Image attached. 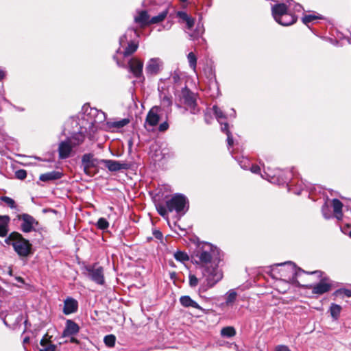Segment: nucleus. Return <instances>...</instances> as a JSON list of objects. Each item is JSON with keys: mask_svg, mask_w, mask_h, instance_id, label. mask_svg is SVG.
Instances as JSON below:
<instances>
[{"mask_svg": "<svg viewBox=\"0 0 351 351\" xmlns=\"http://www.w3.org/2000/svg\"><path fill=\"white\" fill-rule=\"evenodd\" d=\"M292 0L271 5V15L276 23L282 26H289L295 23L297 16L292 12Z\"/></svg>", "mask_w": 351, "mask_h": 351, "instance_id": "nucleus-1", "label": "nucleus"}, {"mask_svg": "<svg viewBox=\"0 0 351 351\" xmlns=\"http://www.w3.org/2000/svg\"><path fill=\"white\" fill-rule=\"evenodd\" d=\"M139 33L137 29L130 27L119 38L120 47L117 53H121L124 58L130 56L136 51L138 47Z\"/></svg>", "mask_w": 351, "mask_h": 351, "instance_id": "nucleus-2", "label": "nucleus"}, {"mask_svg": "<svg viewBox=\"0 0 351 351\" xmlns=\"http://www.w3.org/2000/svg\"><path fill=\"white\" fill-rule=\"evenodd\" d=\"M195 256L197 263L202 267L219 264L221 261L219 250L209 243H204L198 246Z\"/></svg>", "mask_w": 351, "mask_h": 351, "instance_id": "nucleus-3", "label": "nucleus"}, {"mask_svg": "<svg viewBox=\"0 0 351 351\" xmlns=\"http://www.w3.org/2000/svg\"><path fill=\"white\" fill-rule=\"evenodd\" d=\"M302 273H305V271L297 269L295 265L291 262L276 264L271 269V276L274 278H284L285 280L293 281L298 285H301L297 278Z\"/></svg>", "mask_w": 351, "mask_h": 351, "instance_id": "nucleus-4", "label": "nucleus"}, {"mask_svg": "<svg viewBox=\"0 0 351 351\" xmlns=\"http://www.w3.org/2000/svg\"><path fill=\"white\" fill-rule=\"evenodd\" d=\"M5 242L8 245H12L16 254L21 257H27L32 254V244L19 232H12L5 239Z\"/></svg>", "mask_w": 351, "mask_h": 351, "instance_id": "nucleus-5", "label": "nucleus"}, {"mask_svg": "<svg viewBox=\"0 0 351 351\" xmlns=\"http://www.w3.org/2000/svg\"><path fill=\"white\" fill-rule=\"evenodd\" d=\"M202 273L204 281L199 290L202 292L213 287L223 278L222 271L219 268L218 264L202 267Z\"/></svg>", "mask_w": 351, "mask_h": 351, "instance_id": "nucleus-6", "label": "nucleus"}, {"mask_svg": "<svg viewBox=\"0 0 351 351\" xmlns=\"http://www.w3.org/2000/svg\"><path fill=\"white\" fill-rule=\"evenodd\" d=\"M176 96L179 99V103L176 104L178 108H181L182 105H183L184 110L189 111L193 114H197L200 112V108L197 103L196 95L187 87L182 88L176 94Z\"/></svg>", "mask_w": 351, "mask_h": 351, "instance_id": "nucleus-7", "label": "nucleus"}, {"mask_svg": "<svg viewBox=\"0 0 351 351\" xmlns=\"http://www.w3.org/2000/svg\"><path fill=\"white\" fill-rule=\"evenodd\" d=\"M166 206L170 213H176V216L179 220L188 211L189 203L185 195L176 193L166 200Z\"/></svg>", "mask_w": 351, "mask_h": 351, "instance_id": "nucleus-8", "label": "nucleus"}, {"mask_svg": "<svg viewBox=\"0 0 351 351\" xmlns=\"http://www.w3.org/2000/svg\"><path fill=\"white\" fill-rule=\"evenodd\" d=\"M103 159L95 157L94 154L86 153L81 158V167L87 176L95 175L102 170Z\"/></svg>", "mask_w": 351, "mask_h": 351, "instance_id": "nucleus-9", "label": "nucleus"}, {"mask_svg": "<svg viewBox=\"0 0 351 351\" xmlns=\"http://www.w3.org/2000/svg\"><path fill=\"white\" fill-rule=\"evenodd\" d=\"M311 274H317L321 278L320 281L315 285H306L312 289V293L316 295H322L325 293L330 291L332 288L335 287V285L332 281L326 276H323V272L321 271H314L310 272Z\"/></svg>", "mask_w": 351, "mask_h": 351, "instance_id": "nucleus-10", "label": "nucleus"}, {"mask_svg": "<svg viewBox=\"0 0 351 351\" xmlns=\"http://www.w3.org/2000/svg\"><path fill=\"white\" fill-rule=\"evenodd\" d=\"M86 274L91 280L97 285H103L105 283L104 269L97 264L86 267Z\"/></svg>", "mask_w": 351, "mask_h": 351, "instance_id": "nucleus-11", "label": "nucleus"}, {"mask_svg": "<svg viewBox=\"0 0 351 351\" xmlns=\"http://www.w3.org/2000/svg\"><path fill=\"white\" fill-rule=\"evenodd\" d=\"M82 119L87 122V126H83L86 132L87 128L90 130L93 128V120L97 114V109L91 108L88 104H85L82 107Z\"/></svg>", "mask_w": 351, "mask_h": 351, "instance_id": "nucleus-12", "label": "nucleus"}, {"mask_svg": "<svg viewBox=\"0 0 351 351\" xmlns=\"http://www.w3.org/2000/svg\"><path fill=\"white\" fill-rule=\"evenodd\" d=\"M129 71L132 73L136 78L144 79L143 75V62L138 58L133 57L130 58L128 63Z\"/></svg>", "mask_w": 351, "mask_h": 351, "instance_id": "nucleus-13", "label": "nucleus"}, {"mask_svg": "<svg viewBox=\"0 0 351 351\" xmlns=\"http://www.w3.org/2000/svg\"><path fill=\"white\" fill-rule=\"evenodd\" d=\"M130 165L123 161L103 159L102 170L108 169L110 171L114 172L122 169H128Z\"/></svg>", "mask_w": 351, "mask_h": 351, "instance_id": "nucleus-14", "label": "nucleus"}, {"mask_svg": "<svg viewBox=\"0 0 351 351\" xmlns=\"http://www.w3.org/2000/svg\"><path fill=\"white\" fill-rule=\"evenodd\" d=\"M161 110V108L159 106H154L152 107L149 111L148 112L145 123V127L147 129L148 127H154L158 125L159 120H160V115L159 112Z\"/></svg>", "mask_w": 351, "mask_h": 351, "instance_id": "nucleus-15", "label": "nucleus"}, {"mask_svg": "<svg viewBox=\"0 0 351 351\" xmlns=\"http://www.w3.org/2000/svg\"><path fill=\"white\" fill-rule=\"evenodd\" d=\"M21 221V229L23 232H30L34 230V226L38 224L36 219L28 214H23L19 216Z\"/></svg>", "mask_w": 351, "mask_h": 351, "instance_id": "nucleus-16", "label": "nucleus"}, {"mask_svg": "<svg viewBox=\"0 0 351 351\" xmlns=\"http://www.w3.org/2000/svg\"><path fill=\"white\" fill-rule=\"evenodd\" d=\"M162 61L158 58H153L148 60L145 66V73L147 75H157L162 66Z\"/></svg>", "mask_w": 351, "mask_h": 351, "instance_id": "nucleus-17", "label": "nucleus"}, {"mask_svg": "<svg viewBox=\"0 0 351 351\" xmlns=\"http://www.w3.org/2000/svg\"><path fill=\"white\" fill-rule=\"evenodd\" d=\"M159 97L161 105L163 108H167L166 112L169 113L171 111V106L172 105V97L169 91H166L163 86H158Z\"/></svg>", "mask_w": 351, "mask_h": 351, "instance_id": "nucleus-18", "label": "nucleus"}, {"mask_svg": "<svg viewBox=\"0 0 351 351\" xmlns=\"http://www.w3.org/2000/svg\"><path fill=\"white\" fill-rule=\"evenodd\" d=\"M73 147V146L67 139L66 141H62L59 144L58 147L59 158L61 159L69 158Z\"/></svg>", "mask_w": 351, "mask_h": 351, "instance_id": "nucleus-19", "label": "nucleus"}, {"mask_svg": "<svg viewBox=\"0 0 351 351\" xmlns=\"http://www.w3.org/2000/svg\"><path fill=\"white\" fill-rule=\"evenodd\" d=\"M77 308L78 302L75 299L69 297L64 301L63 313L65 315L73 313L77 311Z\"/></svg>", "mask_w": 351, "mask_h": 351, "instance_id": "nucleus-20", "label": "nucleus"}, {"mask_svg": "<svg viewBox=\"0 0 351 351\" xmlns=\"http://www.w3.org/2000/svg\"><path fill=\"white\" fill-rule=\"evenodd\" d=\"M80 327L73 320L68 319L66 322V326L62 333V337H69L76 335L79 332Z\"/></svg>", "mask_w": 351, "mask_h": 351, "instance_id": "nucleus-21", "label": "nucleus"}, {"mask_svg": "<svg viewBox=\"0 0 351 351\" xmlns=\"http://www.w3.org/2000/svg\"><path fill=\"white\" fill-rule=\"evenodd\" d=\"M135 23L140 25L141 27H144L150 25V17L146 10L138 12V15L134 16Z\"/></svg>", "mask_w": 351, "mask_h": 351, "instance_id": "nucleus-22", "label": "nucleus"}, {"mask_svg": "<svg viewBox=\"0 0 351 351\" xmlns=\"http://www.w3.org/2000/svg\"><path fill=\"white\" fill-rule=\"evenodd\" d=\"M130 122L128 119L109 121L106 122V128L111 131L121 129L128 125Z\"/></svg>", "mask_w": 351, "mask_h": 351, "instance_id": "nucleus-23", "label": "nucleus"}, {"mask_svg": "<svg viewBox=\"0 0 351 351\" xmlns=\"http://www.w3.org/2000/svg\"><path fill=\"white\" fill-rule=\"evenodd\" d=\"M180 302L184 307H193L195 308H197L199 311H201L203 313H205V309L202 308L195 301L192 300L189 296L188 295H184L182 296L180 298Z\"/></svg>", "mask_w": 351, "mask_h": 351, "instance_id": "nucleus-24", "label": "nucleus"}, {"mask_svg": "<svg viewBox=\"0 0 351 351\" xmlns=\"http://www.w3.org/2000/svg\"><path fill=\"white\" fill-rule=\"evenodd\" d=\"M84 139L85 135L82 130L77 133H75L70 138H67V140L71 143V144L73 147H75L82 143Z\"/></svg>", "mask_w": 351, "mask_h": 351, "instance_id": "nucleus-25", "label": "nucleus"}, {"mask_svg": "<svg viewBox=\"0 0 351 351\" xmlns=\"http://www.w3.org/2000/svg\"><path fill=\"white\" fill-rule=\"evenodd\" d=\"M48 335H45L40 341L42 348L40 351H56V346L53 344L47 338Z\"/></svg>", "mask_w": 351, "mask_h": 351, "instance_id": "nucleus-26", "label": "nucleus"}, {"mask_svg": "<svg viewBox=\"0 0 351 351\" xmlns=\"http://www.w3.org/2000/svg\"><path fill=\"white\" fill-rule=\"evenodd\" d=\"M10 217L7 215H0V237H5L8 232Z\"/></svg>", "mask_w": 351, "mask_h": 351, "instance_id": "nucleus-27", "label": "nucleus"}, {"mask_svg": "<svg viewBox=\"0 0 351 351\" xmlns=\"http://www.w3.org/2000/svg\"><path fill=\"white\" fill-rule=\"evenodd\" d=\"M332 207L335 217L340 220L342 218V207L343 204L337 199H332Z\"/></svg>", "mask_w": 351, "mask_h": 351, "instance_id": "nucleus-28", "label": "nucleus"}, {"mask_svg": "<svg viewBox=\"0 0 351 351\" xmlns=\"http://www.w3.org/2000/svg\"><path fill=\"white\" fill-rule=\"evenodd\" d=\"M213 111L218 122L221 125V126H223L226 122L223 123V120H225L226 119V117L224 114L223 112L217 106H214L213 107Z\"/></svg>", "mask_w": 351, "mask_h": 351, "instance_id": "nucleus-29", "label": "nucleus"}, {"mask_svg": "<svg viewBox=\"0 0 351 351\" xmlns=\"http://www.w3.org/2000/svg\"><path fill=\"white\" fill-rule=\"evenodd\" d=\"M168 14V10H165L160 13H159L157 16H153L150 18V24H157L165 20Z\"/></svg>", "mask_w": 351, "mask_h": 351, "instance_id": "nucleus-30", "label": "nucleus"}, {"mask_svg": "<svg viewBox=\"0 0 351 351\" xmlns=\"http://www.w3.org/2000/svg\"><path fill=\"white\" fill-rule=\"evenodd\" d=\"M237 296V293L234 289H231L229 291H228L226 295V305H232L233 302L236 300Z\"/></svg>", "mask_w": 351, "mask_h": 351, "instance_id": "nucleus-31", "label": "nucleus"}, {"mask_svg": "<svg viewBox=\"0 0 351 351\" xmlns=\"http://www.w3.org/2000/svg\"><path fill=\"white\" fill-rule=\"evenodd\" d=\"M156 210L158 213L161 215L162 217L166 219L167 221L169 220L168 214L170 213L169 211V209L167 208L166 204L163 205L161 204H158L156 205Z\"/></svg>", "mask_w": 351, "mask_h": 351, "instance_id": "nucleus-32", "label": "nucleus"}, {"mask_svg": "<svg viewBox=\"0 0 351 351\" xmlns=\"http://www.w3.org/2000/svg\"><path fill=\"white\" fill-rule=\"evenodd\" d=\"M106 119V114L101 110L97 109V114L93 120V128H97V125L103 123Z\"/></svg>", "mask_w": 351, "mask_h": 351, "instance_id": "nucleus-33", "label": "nucleus"}, {"mask_svg": "<svg viewBox=\"0 0 351 351\" xmlns=\"http://www.w3.org/2000/svg\"><path fill=\"white\" fill-rule=\"evenodd\" d=\"M221 130L222 132H225L227 135V142L228 147H232L233 145V137L230 133V132L228 130V124L227 123H225L223 126L221 127Z\"/></svg>", "mask_w": 351, "mask_h": 351, "instance_id": "nucleus-34", "label": "nucleus"}, {"mask_svg": "<svg viewBox=\"0 0 351 351\" xmlns=\"http://www.w3.org/2000/svg\"><path fill=\"white\" fill-rule=\"evenodd\" d=\"M236 335V330L232 326L224 327L221 330V335L225 337H232Z\"/></svg>", "mask_w": 351, "mask_h": 351, "instance_id": "nucleus-35", "label": "nucleus"}, {"mask_svg": "<svg viewBox=\"0 0 351 351\" xmlns=\"http://www.w3.org/2000/svg\"><path fill=\"white\" fill-rule=\"evenodd\" d=\"M341 311V307L336 304H332L330 308L331 316L334 319H337Z\"/></svg>", "mask_w": 351, "mask_h": 351, "instance_id": "nucleus-36", "label": "nucleus"}, {"mask_svg": "<svg viewBox=\"0 0 351 351\" xmlns=\"http://www.w3.org/2000/svg\"><path fill=\"white\" fill-rule=\"evenodd\" d=\"M174 258L182 263H184L185 261H188L189 260V257L186 252L182 251H177L174 253Z\"/></svg>", "mask_w": 351, "mask_h": 351, "instance_id": "nucleus-37", "label": "nucleus"}, {"mask_svg": "<svg viewBox=\"0 0 351 351\" xmlns=\"http://www.w3.org/2000/svg\"><path fill=\"white\" fill-rule=\"evenodd\" d=\"M189 66L195 71L197 66V57L193 52H190L187 56Z\"/></svg>", "mask_w": 351, "mask_h": 351, "instance_id": "nucleus-38", "label": "nucleus"}, {"mask_svg": "<svg viewBox=\"0 0 351 351\" xmlns=\"http://www.w3.org/2000/svg\"><path fill=\"white\" fill-rule=\"evenodd\" d=\"M322 16L320 15L315 14H307L302 17V22L305 25H308L309 23L312 22L314 20L320 19Z\"/></svg>", "mask_w": 351, "mask_h": 351, "instance_id": "nucleus-39", "label": "nucleus"}, {"mask_svg": "<svg viewBox=\"0 0 351 351\" xmlns=\"http://www.w3.org/2000/svg\"><path fill=\"white\" fill-rule=\"evenodd\" d=\"M116 337L113 335H108L104 337V341L105 344L109 347L112 348L115 344Z\"/></svg>", "mask_w": 351, "mask_h": 351, "instance_id": "nucleus-40", "label": "nucleus"}, {"mask_svg": "<svg viewBox=\"0 0 351 351\" xmlns=\"http://www.w3.org/2000/svg\"><path fill=\"white\" fill-rule=\"evenodd\" d=\"M268 182L271 184L281 185L286 182V180H284V177H267Z\"/></svg>", "mask_w": 351, "mask_h": 351, "instance_id": "nucleus-41", "label": "nucleus"}, {"mask_svg": "<svg viewBox=\"0 0 351 351\" xmlns=\"http://www.w3.org/2000/svg\"><path fill=\"white\" fill-rule=\"evenodd\" d=\"M97 226L100 230H106L108 228L109 223L105 218L101 217L97 221Z\"/></svg>", "mask_w": 351, "mask_h": 351, "instance_id": "nucleus-42", "label": "nucleus"}, {"mask_svg": "<svg viewBox=\"0 0 351 351\" xmlns=\"http://www.w3.org/2000/svg\"><path fill=\"white\" fill-rule=\"evenodd\" d=\"M341 294L345 295L348 298H350L351 297V290L347 289H339L333 293V295L336 297H337Z\"/></svg>", "mask_w": 351, "mask_h": 351, "instance_id": "nucleus-43", "label": "nucleus"}, {"mask_svg": "<svg viewBox=\"0 0 351 351\" xmlns=\"http://www.w3.org/2000/svg\"><path fill=\"white\" fill-rule=\"evenodd\" d=\"M0 199L3 202H4L8 206H10L11 208H16L15 202L13 199L7 197V196H2L0 197Z\"/></svg>", "mask_w": 351, "mask_h": 351, "instance_id": "nucleus-44", "label": "nucleus"}, {"mask_svg": "<svg viewBox=\"0 0 351 351\" xmlns=\"http://www.w3.org/2000/svg\"><path fill=\"white\" fill-rule=\"evenodd\" d=\"M203 32H204L203 28L198 26L197 27L195 32L192 34H190L189 36L191 37V39L195 40V39L199 38L202 35Z\"/></svg>", "mask_w": 351, "mask_h": 351, "instance_id": "nucleus-45", "label": "nucleus"}, {"mask_svg": "<svg viewBox=\"0 0 351 351\" xmlns=\"http://www.w3.org/2000/svg\"><path fill=\"white\" fill-rule=\"evenodd\" d=\"M238 162L241 167L244 169H249L251 165L250 161L247 158H242L238 160Z\"/></svg>", "mask_w": 351, "mask_h": 351, "instance_id": "nucleus-46", "label": "nucleus"}, {"mask_svg": "<svg viewBox=\"0 0 351 351\" xmlns=\"http://www.w3.org/2000/svg\"><path fill=\"white\" fill-rule=\"evenodd\" d=\"M199 280L198 278L193 274L189 275V285L192 287H195L198 285Z\"/></svg>", "mask_w": 351, "mask_h": 351, "instance_id": "nucleus-47", "label": "nucleus"}, {"mask_svg": "<svg viewBox=\"0 0 351 351\" xmlns=\"http://www.w3.org/2000/svg\"><path fill=\"white\" fill-rule=\"evenodd\" d=\"M177 16L179 17L180 19H181L182 21H185L186 20L189 19V16L186 12L184 11H178L177 12Z\"/></svg>", "mask_w": 351, "mask_h": 351, "instance_id": "nucleus-48", "label": "nucleus"}, {"mask_svg": "<svg viewBox=\"0 0 351 351\" xmlns=\"http://www.w3.org/2000/svg\"><path fill=\"white\" fill-rule=\"evenodd\" d=\"M184 22L186 24L187 29H191L194 26L195 19L190 16L189 19L186 20Z\"/></svg>", "mask_w": 351, "mask_h": 351, "instance_id": "nucleus-49", "label": "nucleus"}, {"mask_svg": "<svg viewBox=\"0 0 351 351\" xmlns=\"http://www.w3.org/2000/svg\"><path fill=\"white\" fill-rule=\"evenodd\" d=\"M249 169H250V171L252 173L261 174V168L258 165H251Z\"/></svg>", "mask_w": 351, "mask_h": 351, "instance_id": "nucleus-50", "label": "nucleus"}, {"mask_svg": "<svg viewBox=\"0 0 351 351\" xmlns=\"http://www.w3.org/2000/svg\"><path fill=\"white\" fill-rule=\"evenodd\" d=\"M292 6H291V9H292V12L293 13V11H295V12H300L302 10V6L301 5L298 4V3H295L293 0H292Z\"/></svg>", "mask_w": 351, "mask_h": 351, "instance_id": "nucleus-51", "label": "nucleus"}, {"mask_svg": "<svg viewBox=\"0 0 351 351\" xmlns=\"http://www.w3.org/2000/svg\"><path fill=\"white\" fill-rule=\"evenodd\" d=\"M275 351H291V350L287 346L278 345L276 346Z\"/></svg>", "mask_w": 351, "mask_h": 351, "instance_id": "nucleus-52", "label": "nucleus"}, {"mask_svg": "<svg viewBox=\"0 0 351 351\" xmlns=\"http://www.w3.org/2000/svg\"><path fill=\"white\" fill-rule=\"evenodd\" d=\"M169 128V124L167 121H165L163 123H162L161 124H160L159 125V131L160 132H165Z\"/></svg>", "mask_w": 351, "mask_h": 351, "instance_id": "nucleus-53", "label": "nucleus"}, {"mask_svg": "<svg viewBox=\"0 0 351 351\" xmlns=\"http://www.w3.org/2000/svg\"><path fill=\"white\" fill-rule=\"evenodd\" d=\"M59 177H40V180L42 182H49L50 180H56Z\"/></svg>", "mask_w": 351, "mask_h": 351, "instance_id": "nucleus-54", "label": "nucleus"}, {"mask_svg": "<svg viewBox=\"0 0 351 351\" xmlns=\"http://www.w3.org/2000/svg\"><path fill=\"white\" fill-rule=\"evenodd\" d=\"M40 176H62V173L59 171H52V172H49V173H43Z\"/></svg>", "mask_w": 351, "mask_h": 351, "instance_id": "nucleus-55", "label": "nucleus"}, {"mask_svg": "<svg viewBox=\"0 0 351 351\" xmlns=\"http://www.w3.org/2000/svg\"><path fill=\"white\" fill-rule=\"evenodd\" d=\"M153 234L158 239H160L162 237V234L161 232L159 230H155L153 232Z\"/></svg>", "mask_w": 351, "mask_h": 351, "instance_id": "nucleus-56", "label": "nucleus"}, {"mask_svg": "<svg viewBox=\"0 0 351 351\" xmlns=\"http://www.w3.org/2000/svg\"><path fill=\"white\" fill-rule=\"evenodd\" d=\"M178 80H179V76L176 74H174L173 75H172L171 77V78H169V81L171 82H174V83H176Z\"/></svg>", "mask_w": 351, "mask_h": 351, "instance_id": "nucleus-57", "label": "nucleus"}, {"mask_svg": "<svg viewBox=\"0 0 351 351\" xmlns=\"http://www.w3.org/2000/svg\"><path fill=\"white\" fill-rule=\"evenodd\" d=\"M26 175H27V172L25 170H23V169L16 171L15 173V176H26Z\"/></svg>", "mask_w": 351, "mask_h": 351, "instance_id": "nucleus-58", "label": "nucleus"}, {"mask_svg": "<svg viewBox=\"0 0 351 351\" xmlns=\"http://www.w3.org/2000/svg\"><path fill=\"white\" fill-rule=\"evenodd\" d=\"M5 71L0 67V81H1L5 77Z\"/></svg>", "mask_w": 351, "mask_h": 351, "instance_id": "nucleus-59", "label": "nucleus"}, {"mask_svg": "<svg viewBox=\"0 0 351 351\" xmlns=\"http://www.w3.org/2000/svg\"><path fill=\"white\" fill-rule=\"evenodd\" d=\"M113 58H114V60H116L117 64V65H118L119 66H120V67H125V64H124V63H123V62H121V61H119V60L117 59V56H113Z\"/></svg>", "mask_w": 351, "mask_h": 351, "instance_id": "nucleus-60", "label": "nucleus"}, {"mask_svg": "<svg viewBox=\"0 0 351 351\" xmlns=\"http://www.w3.org/2000/svg\"><path fill=\"white\" fill-rule=\"evenodd\" d=\"M70 342L71 343H79V341L76 338H75V337H71L70 339Z\"/></svg>", "mask_w": 351, "mask_h": 351, "instance_id": "nucleus-61", "label": "nucleus"}, {"mask_svg": "<svg viewBox=\"0 0 351 351\" xmlns=\"http://www.w3.org/2000/svg\"><path fill=\"white\" fill-rule=\"evenodd\" d=\"M229 115L234 118L236 117V112H235L234 109H233V108L231 109V112L229 114Z\"/></svg>", "mask_w": 351, "mask_h": 351, "instance_id": "nucleus-62", "label": "nucleus"}, {"mask_svg": "<svg viewBox=\"0 0 351 351\" xmlns=\"http://www.w3.org/2000/svg\"><path fill=\"white\" fill-rule=\"evenodd\" d=\"M290 173L293 174V176L295 175V173H296V171H295V169L293 167H292L291 169H290Z\"/></svg>", "mask_w": 351, "mask_h": 351, "instance_id": "nucleus-63", "label": "nucleus"}, {"mask_svg": "<svg viewBox=\"0 0 351 351\" xmlns=\"http://www.w3.org/2000/svg\"><path fill=\"white\" fill-rule=\"evenodd\" d=\"M29 341V338L28 337H26L23 340V343H27Z\"/></svg>", "mask_w": 351, "mask_h": 351, "instance_id": "nucleus-64", "label": "nucleus"}]
</instances>
